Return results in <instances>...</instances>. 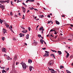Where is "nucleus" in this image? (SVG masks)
Masks as SVG:
<instances>
[{"instance_id": "f257e3e1", "label": "nucleus", "mask_w": 73, "mask_h": 73, "mask_svg": "<svg viewBox=\"0 0 73 73\" xmlns=\"http://www.w3.org/2000/svg\"><path fill=\"white\" fill-rule=\"evenodd\" d=\"M54 64V62L53 61L50 60L48 62L47 65H52Z\"/></svg>"}, {"instance_id": "f03ea898", "label": "nucleus", "mask_w": 73, "mask_h": 73, "mask_svg": "<svg viewBox=\"0 0 73 73\" xmlns=\"http://www.w3.org/2000/svg\"><path fill=\"white\" fill-rule=\"evenodd\" d=\"M21 64H22L23 68L24 69H26V64L25 63H23V62L21 63Z\"/></svg>"}, {"instance_id": "7ed1b4c3", "label": "nucleus", "mask_w": 73, "mask_h": 73, "mask_svg": "<svg viewBox=\"0 0 73 73\" xmlns=\"http://www.w3.org/2000/svg\"><path fill=\"white\" fill-rule=\"evenodd\" d=\"M32 68H33V67L32 66H30L29 67V69L30 71H32Z\"/></svg>"}, {"instance_id": "20e7f679", "label": "nucleus", "mask_w": 73, "mask_h": 73, "mask_svg": "<svg viewBox=\"0 0 73 73\" xmlns=\"http://www.w3.org/2000/svg\"><path fill=\"white\" fill-rule=\"evenodd\" d=\"M7 60H12V59L10 58V57H9V56H7Z\"/></svg>"}, {"instance_id": "39448f33", "label": "nucleus", "mask_w": 73, "mask_h": 73, "mask_svg": "<svg viewBox=\"0 0 73 73\" xmlns=\"http://www.w3.org/2000/svg\"><path fill=\"white\" fill-rule=\"evenodd\" d=\"M28 32V31L26 30H23L22 31V32L23 33H27Z\"/></svg>"}, {"instance_id": "423d86ee", "label": "nucleus", "mask_w": 73, "mask_h": 73, "mask_svg": "<svg viewBox=\"0 0 73 73\" xmlns=\"http://www.w3.org/2000/svg\"><path fill=\"white\" fill-rule=\"evenodd\" d=\"M49 56V53H47V54H45L43 55L44 57H48Z\"/></svg>"}, {"instance_id": "0eeeda50", "label": "nucleus", "mask_w": 73, "mask_h": 73, "mask_svg": "<svg viewBox=\"0 0 73 73\" xmlns=\"http://www.w3.org/2000/svg\"><path fill=\"white\" fill-rule=\"evenodd\" d=\"M57 25H59L60 24V22L57 20L55 21Z\"/></svg>"}, {"instance_id": "6e6552de", "label": "nucleus", "mask_w": 73, "mask_h": 73, "mask_svg": "<svg viewBox=\"0 0 73 73\" xmlns=\"http://www.w3.org/2000/svg\"><path fill=\"white\" fill-rule=\"evenodd\" d=\"M19 35L20 37H23V36H24V34H23L20 33L19 34Z\"/></svg>"}, {"instance_id": "1a4fd4ad", "label": "nucleus", "mask_w": 73, "mask_h": 73, "mask_svg": "<svg viewBox=\"0 0 73 73\" xmlns=\"http://www.w3.org/2000/svg\"><path fill=\"white\" fill-rule=\"evenodd\" d=\"M28 62L30 64H31V62H32V60L30 59H29Z\"/></svg>"}, {"instance_id": "9d476101", "label": "nucleus", "mask_w": 73, "mask_h": 73, "mask_svg": "<svg viewBox=\"0 0 73 73\" xmlns=\"http://www.w3.org/2000/svg\"><path fill=\"white\" fill-rule=\"evenodd\" d=\"M54 31V29H51L49 32V33H50V34H51L52 33V32L51 33H50V32H53V31Z\"/></svg>"}, {"instance_id": "9b49d317", "label": "nucleus", "mask_w": 73, "mask_h": 73, "mask_svg": "<svg viewBox=\"0 0 73 73\" xmlns=\"http://www.w3.org/2000/svg\"><path fill=\"white\" fill-rule=\"evenodd\" d=\"M40 41L41 44H43V42H44V40H42V39H41L40 40Z\"/></svg>"}, {"instance_id": "f8f14e48", "label": "nucleus", "mask_w": 73, "mask_h": 73, "mask_svg": "<svg viewBox=\"0 0 73 73\" xmlns=\"http://www.w3.org/2000/svg\"><path fill=\"white\" fill-rule=\"evenodd\" d=\"M50 56H52V57H54V58H55V56H54V54H51L50 55Z\"/></svg>"}, {"instance_id": "ddd939ff", "label": "nucleus", "mask_w": 73, "mask_h": 73, "mask_svg": "<svg viewBox=\"0 0 73 73\" xmlns=\"http://www.w3.org/2000/svg\"><path fill=\"white\" fill-rule=\"evenodd\" d=\"M48 68L49 70H51V71H52L53 72L54 71V69L52 68H49V67H48Z\"/></svg>"}, {"instance_id": "4468645a", "label": "nucleus", "mask_w": 73, "mask_h": 73, "mask_svg": "<svg viewBox=\"0 0 73 73\" xmlns=\"http://www.w3.org/2000/svg\"><path fill=\"white\" fill-rule=\"evenodd\" d=\"M7 31V30L5 29H3V33H5V32Z\"/></svg>"}, {"instance_id": "2eb2a0df", "label": "nucleus", "mask_w": 73, "mask_h": 73, "mask_svg": "<svg viewBox=\"0 0 73 73\" xmlns=\"http://www.w3.org/2000/svg\"><path fill=\"white\" fill-rule=\"evenodd\" d=\"M58 53L59 54V55H61L62 54V52L60 51H58Z\"/></svg>"}, {"instance_id": "dca6fc26", "label": "nucleus", "mask_w": 73, "mask_h": 73, "mask_svg": "<svg viewBox=\"0 0 73 73\" xmlns=\"http://www.w3.org/2000/svg\"><path fill=\"white\" fill-rule=\"evenodd\" d=\"M0 8H2L3 9H4V6H3V5H0Z\"/></svg>"}, {"instance_id": "f3484780", "label": "nucleus", "mask_w": 73, "mask_h": 73, "mask_svg": "<svg viewBox=\"0 0 73 73\" xmlns=\"http://www.w3.org/2000/svg\"><path fill=\"white\" fill-rule=\"evenodd\" d=\"M14 59L15 60H16L17 59V56H15L14 57Z\"/></svg>"}, {"instance_id": "a211bd4d", "label": "nucleus", "mask_w": 73, "mask_h": 73, "mask_svg": "<svg viewBox=\"0 0 73 73\" xmlns=\"http://www.w3.org/2000/svg\"><path fill=\"white\" fill-rule=\"evenodd\" d=\"M0 2L2 4H3V3H5V1H0Z\"/></svg>"}, {"instance_id": "6ab92c4d", "label": "nucleus", "mask_w": 73, "mask_h": 73, "mask_svg": "<svg viewBox=\"0 0 73 73\" xmlns=\"http://www.w3.org/2000/svg\"><path fill=\"white\" fill-rule=\"evenodd\" d=\"M7 3H9V0H6V1H5V2Z\"/></svg>"}, {"instance_id": "aec40b11", "label": "nucleus", "mask_w": 73, "mask_h": 73, "mask_svg": "<svg viewBox=\"0 0 73 73\" xmlns=\"http://www.w3.org/2000/svg\"><path fill=\"white\" fill-rule=\"evenodd\" d=\"M7 72L5 70H3L2 71V73H6Z\"/></svg>"}, {"instance_id": "412c9836", "label": "nucleus", "mask_w": 73, "mask_h": 73, "mask_svg": "<svg viewBox=\"0 0 73 73\" xmlns=\"http://www.w3.org/2000/svg\"><path fill=\"white\" fill-rule=\"evenodd\" d=\"M51 50L52 51V52H55V53H57V51L55 50H53L51 49Z\"/></svg>"}, {"instance_id": "4be33fe9", "label": "nucleus", "mask_w": 73, "mask_h": 73, "mask_svg": "<svg viewBox=\"0 0 73 73\" xmlns=\"http://www.w3.org/2000/svg\"><path fill=\"white\" fill-rule=\"evenodd\" d=\"M67 54L66 55V58H68V57L69 56V53H67Z\"/></svg>"}, {"instance_id": "5701e85b", "label": "nucleus", "mask_w": 73, "mask_h": 73, "mask_svg": "<svg viewBox=\"0 0 73 73\" xmlns=\"http://www.w3.org/2000/svg\"><path fill=\"white\" fill-rule=\"evenodd\" d=\"M39 17L40 18H42V17H44V15H40L39 16Z\"/></svg>"}, {"instance_id": "b1692460", "label": "nucleus", "mask_w": 73, "mask_h": 73, "mask_svg": "<svg viewBox=\"0 0 73 73\" xmlns=\"http://www.w3.org/2000/svg\"><path fill=\"white\" fill-rule=\"evenodd\" d=\"M26 38H27V39H28V38H29V34H27V35Z\"/></svg>"}, {"instance_id": "393cba45", "label": "nucleus", "mask_w": 73, "mask_h": 73, "mask_svg": "<svg viewBox=\"0 0 73 73\" xmlns=\"http://www.w3.org/2000/svg\"><path fill=\"white\" fill-rule=\"evenodd\" d=\"M42 28H43V27H40L39 30H40V31H42Z\"/></svg>"}, {"instance_id": "a878e982", "label": "nucleus", "mask_w": 73, "mask_h": 73, "mask_svg": "<svg viewBox=\"0 0 73 73\" xmlns=\"http://www.w3.org/2000/svg\"><path fill=\"white\" fill-rule=\"evenodd\" d=\"M52 21H50L48 22L47 24H50V23H52Z\"/></svg>"}, {"instance_id": "bb28decb", "label": "nucleus", "mask_w": 73, "mask_h": 73, "mask_svg": "<svg viewBox=\"0 0 73 73\" xmlns=\"http://www.w3.org/2000/svg\"><path fill=\"white\" fill-rule=\"evenodd\" d=\"M64 66H60V68L61 69H62L63 68Z\"/></svg>"}, {"instance_id": "cd10ccee", "label": "nucleus", "mask_w": 73, "mask_h": 73, "mask_svg": "<svg viewBox=\"0 0 73 73\" xmlns=\"http://www.w3.org/2000/svg\"><path fill=\"white\" fill-rule=\"evenodd\" d=\"M30 2H34L35 1V0H29Z\"/></svg>"}, {"instance_id": "c85d7f7f", "label": "nucleus", "mask_w": 73, "mask_h": 73, "mask_svg": "<svg viewBox=\"0 0 73 73\" xmlns=\"http://www.w3.org/2000/svg\"><path fill=\"white\" fill-rule=\"evenodd\" d=\"M25 9H23V12H24V13H25Z\"/></svg>"}, {"instance_id": "c756f323", "label": "nucleus", "mask_w": 73, "mask_h": 73, "mask_svg": "<svg viewBox=\"0 0 73 73\" xmlns=\"http://www.w3.org/2000/svg\"><path fill=\"white\" fill-rule=\"evenodd\" d=\"M5 25L6 27H7V28H8V27H9V25H8L7 24H6Z\"/></svg>"}, {"instance_id": "7c9ffc66", "label": "nucleus", "mask_w": 73, "mask_h": 73, "mask_svg": "<svg viewBox=\"0 0 73 73\" xmlns=\"http://www.w3.org/2000/svg\"><path fill=\"white\" fill-rule=\"evenodd\" d=\"M66 72H67V73H71V72H70L68 70H66Z\"/></svg>"}, {"instance_id": "2f4dec72", "label": "nucleus", "mask_w": 73, "mask_h": 73, "mask_svg": "<svg viewBox=\"0 0 73 73\" xmlns=\"http://www.w3.org/2000/svg\"><path fill=\"white\" fill-rule=\"evenodd\" d=\"M2 51L3 52H4L5 53H6V51H5V50H2Z\"/></svg>"}, {"instance_id": "473e14b6", "label": "nucleus", "mask_w": 73, "mask_h": 73, "mask_svg": "<svg viewBox=\"0 0 73 73\" xmlns=\"http://www.w3.org/2000/svg\"><path fill=\"white\" fill-rule=\"evenodd\" d=\"M2 39L3 41H4V40L5 39V38L4 37H3L2 38Z\"/></svg>"}, {"instance_id": "72a5a7b5", "label": "nucleus", "mask_w": 73, "mask_h": 73, "mask_svg": "<svg viewBox=\"0 0 73 73\" xmlns=\"http://www.w3.org/2000/svg\"><path fill=\"white\" fill-rule=\"evenodd\" d=\"M25 16H24V15H23V17H22V19H25Z\"/></svg>"}, {"instance_id": "f704fd0d", "label": "nucleus", "mask_w": 73, "mask_h": 73, "mask_svg": "<svg viewBox=\"0 0 73 73\" xmlns=\"http://www.w3.org/2000/svg\"><path fill=\"white\" fill-rule=\"evenodd\" d=\"M38 37H41V35H40L39 34L38 35Z\"/></svg>"}, {"instance_id": "c9c22d12", "label": "nucleus", "mask_w": 73, "mask_h": 73, "mask_svg": "<svg viewBox=\"0 0 73 73\" xmlns=\"http://www.w3.org/2000/svg\"><path fill=\"white\" fill-rule=\"evenodd\" d=\"M9 68H6V71H8V70H9Z\"/></svg>"}, {"instance_id": "e433bc0d", "label": "nucleus", "mask_w": 73, "mask_h": 73, "mask_svg": "<svg viewBox=\"0 0 73 73\" xmlns=\"http://www.w3.org/2000/svg\"><path fill=\"white\" fill-rule=\"evenodd\" d=\"M3 21L2 20H1V21H0V23L1 24H2L3 23Z\"/></svg>"}, {"instance_id": "4c0bfd02", "label": "nucleus", "mask_w": 73, "mask_h": 73, "mask_svg": "<svg viewBox=\"0 0 73 73\" xmlns=\"http://www.w3.org/2000/svg\"><path fill=\"white\" fill-rule=\"evenodd\" d=\"M10 30H11V31L12 32H13V33H15L14 32V31H13V30H12V29H10Z\"/></svg>"}, {"instance_id": "58836bf2", "label": "nucleus", "mask_w": 73, "mask_h": 73, "mask_svg": "<svg viewBox=\"0 0 73 73\" xmlns=\"http://www.w3.org/2000/svg\"><path fill=\"white\" fill-rule=\"evenodd\" d=\"M28 29L29 30V31H31V28H30V27H28Z\"/></svg>"}, {"instance_id": "ea45409f", "label": "nucleus", "mask_w": 73, "mask_h": 73, "mask_svg": "<svg viewBox=\"0 0 73 73\" xmlns=\"http://www.w3.org/2000/svg\"><path fill=\"white\" fill-rule=\"evenodd\" d=\"M11 16H12V15H13V14L12 13V12H10V14Z\"/></svg>"}, {"instance_id": "a19ab883", "label": "nucleus", "mask_w": 73, "mask_h": 73, "mask_svg": "<svg viewBox=\"0 0 73 73\" xmlns=\"http://www.w3.org/2000/svg\"><path fill=\"white\" fill-rule=\"evenodd\" d=\"M42 49H43V50H45L46 49V48H42Z\"/></svg>"}, {"instance_id": "79ce46f5", "label": "nucleus", "mask_w": 73, "mask_h": 73, "mask_svg": "<svg viewBox=\"0 0 73 73\" xmlns=\"http://www.w3.org/2000/svg\"><path fill=\"white\" fill-rule=\"evenodd\" d=\"M50 72L52 73H56L54 71H50Z\"/></svg>"}, {"instance_id": "37998d69", "label": "nucleus", "mask_w": 73, "mask_h": 73, "mask_svg": "<svg viewBox=\"0 0 73 73\" xmlns=\"http://www.w3.org/2000/svg\"><path fill=\"white\" fill-rule=\"evenodd\" d=\"M45 52H46V54H47V53H49V52H48L47 51H45Z\"/></svg>"}, {"instance_id": "c03bdc74", "label": "nucleus", "mask_w": 73, "mask_h": 73, "mask_svg": "<svg viewBox=\"0 0 73 73\" xmlns=\"http://www.w3.org/2000/svg\"><path fill=\"white\" fill-rule=\"evenodd\" d=\"M4 24L5 25L6 24H7V23L5 22H4Z\"/></svg>"}, {"instance_id": "a18cd8bd", "label": "nucleus", "mask_w": 73, "mask_h": 73, "mask_svg": "<svg viewBox=\"0 0 73 73\" xmlns=\"http://www.w3.org/2000/svg\"><path fill=\"white\" fill-rule=\"evenodd\" d=\"M28 1H30L29 0H27V1H26V3H27L28 2Z\"/></svg>"}, {"instance_id": "49530a36", "label": "nucleus", "mask_w": 73, "mask_h": 73, "mask_svg": "<svg viewBox=\"0 0 73 73\" xmlns=\"http://www.w3.org/2000/svg\"><path fill=\"white\" fill-rule=\"evenodd\" d=\"M21 28H22V29H25V28H24L23 27H21Z\"/></svg>"}, {"instance_id": "de8ad7c7", "label": "nucleus", "mask_w": 73, "mask_h": 73, "mask_svg": "<svg viewBox=\"0 0 73 73\" xmlns=\"http://www.w3.org/2000/svg\"><path fill=\"white\" fill-rule=\"evenodd\" d=\"M1 68V69H4V68H5V67H0Z\"/></svg>"}, {"instance_id": "09e8293b", "label": "nucleus", "mask_w": 73, "mask_h": 73, "mask_svg": "<svg viewBox=\"0 0 73 73\" xmlns=\"http://www.w3.org/2000/svg\"><path fill=\"white\" fill-rule=\"evenodd\" d=\"M50 33H49L48 35H47L46 36H47V37H49V35H50Z\"/></svg>"}, {"instance_id": "8fccbe9b", "label": "nucleus", "mask_w": 73, "mask_h": 73, "mask_svg": "<svg viewBox=\"0 0 73 73\" xmlns=\"http://www.w3.org/2000/svg\"><path fill=\"white\" fill-rule=\"evenodd\" d=\"M47 17L49 18L50 17V15H48L47 16Z\"/></svg>"}, {"instance_id": "3c124183", "label": "nucleus", "mask_w": 73, "mask_h": 73, "mask_svg": "<svg viewBox=\"0 0 73 73\" xmlns=\"http://www.w3.org/2000/svg\"><path fill=\"white\" fill-rule=\"evenodd\" d=\"M70 26L71 27H73V25H72V24H70Z\"/></svg>"}, {"instance_id": "603ef678", "label": "nucleus", "mask_w": 73, "mask_h": 73, "mask_svg": "<svg viewBox=\"0 0 73 73\" xmlns=\"http://www.w3.org/2000/svg\"><path fill=\"white\" fill-rule=\"evenodd\" d=\"M5 49H6L5 48H2V50H5Z\"/></svg>"}, {"instance_id": "864d4df0", "label": "nucleus", "mask_w": 73, "mask_h": 73, "mask_svg": "<svg viewBox=\"0 0 73 73\" xmlns=\"http://www.w3.org/2000/svg\"><path fill=\"white\" fill-rule=\"evenodd\" d=\"M25 9V7H22V9Z\"/></svg>"}, {"instance_id": "5fc2aeb1", "label": "nucleus", "mask_w": 73, "mask_h": 73, "mask_svg": "<svg viewBox=\"0 0 73 73\" xmlns=\"http://www.w3.org/2000/svg\"><path fill=\"white\" fill-rule=\"evenodd\" d=\"M19 62H16V65H17L18 64H19Z\"/></svg>"}, {"instance_id": "6e6d98bb", "label": "nucleus", "mask_w": 73, "mask_h": 73, "mask_svg": "<svg viewBox=\"0 0 73 73\" xmlns=\"http://www.w3.org/2000/svg\"><path fill=\"white\" fill-rule=\"evenodd\" d=\"M72 57L73 56H72V55H71V56H70V58H72Z\"/></svg>"}, {"instance_id": "4d7b16f0", "label": "nucleus", "mask_w": 73, "mask_h": 73, "mask_svg": "<svg viewBox=\"0 0 73 73\" xmlns=\"http://www.w3.org/2000/svg\"><path fill=\"white\" fill-rule=\"evenodd\" d=\"M37 4L38 5H40V3H37Z\"/></svg>"}, {"instance_id": "13d9d810", "label": "nucleus", "mask_w": 73, "mask_h": 73, "mask_svg": "<svg viewBox=\"0 0 73 73\" xmlns=\"http://www.w3.org/2000/svg\"><path fill=\"white\" fill-rule=\"evenodd\" d=\"M54 34H55V35H57V33L56 32H55L54 33Z\"/></svg>"}, {"instance_id": "bf43d9fd", "label": "nucleus", "mask_w": 73, "mask_h": 73, "mask_svg": "<svg viewBox=\"0 0 73 73\" xmlns=\"http://www.w3.org/2000/svg\"><path fill=\"white\" fill-rule=\"evenodd\" d=\"M10 28L11 29H12V25H11L10 26Z\"/></svg>"}, {"instance_id": "052dcab7", "label": "nucleus", "mask_w": 73, "mask_h": 73, "mask_svg": "<svg viewBox=\"0 0 73 73\" xmlns=\"http://www.w3.org/2000/svg\"><path fill=\"white\" fill-rule=\"evenodd\" d=\"M68 40H69L70 41H72V39H69Z\"/></svg>"}, {"instance_id": "680f3d73", "label": "nucleus", "mask_w": 73, "mask_h": 73, "mask_svg": "<svg viewBox=\"0 0 73 73\" xmlns=\"http://www.w3.org/2000/svg\"><path fill=\"white\" fill-rule=\"evenodd\" d=\"M5 56H7V55H6V54H5L4 55V56L5 57Z\"/></svg>"}, {"instance_id": "e2e57ef3", "label": "nucleus", "mask_w": 73, "mask_h": 73, "mask_svg": "<svg viewBox=\"0 0 73 73\" xmlns=\"http://www.w3.org/2000/svg\"><path fill=\"white\" fill-rule=\"evenodd\" d=\"M34 9V10H35V11H37V9Z\"/></svg>"}, {"instance_id": "0e129e2a", "label": "nucleus", "mask_w": 73, "mask_h": 73, "mask_svg": "<svg viewBox=\"0 0 73 73\" xmlns=\"http://www.w3.org/2000/svg\"><path fill=\"white\" fill-rule=\"evenodd\" d=\"M64 51H65V52L67 54L68 53V52L66 51V50H65Z\"/></svg>"}, {"instance_id": "69168bd1", "label": "nucleus", "mask_w": 73, "mask_h": 73, "mask_svg": "<svg viewBox=\"0 0 73 73\" xmlns=\"http://www.w3.org/2000/svg\"><path fill=\"white\" fill-rule=\"evenodd\" d=\"M50 36H51V37H53V36H52V35H50Z\"/></svg>"}, {"instance_id": "338daca9", "label": "nucleus", "mask_w": 73, "mask_h": 73, "mask_svg": "<svg viewBox=\"0 0 73 73\" xmlns=\"http://www.w3.org/2000/svg\"><path fill=\"white\" fill-rule=\"evenodd\" d=\"M65 15H62V17H65Z\"/></svg>"}, {"instance_id": "774afa93", "label": "nucleus", "mask_w": 73, "mask_h": 73, "mask_svg": "<svg viewBox=\"0 0 73 73\" xmlns=\"http://www.w3.org/2000/svg\"><path fill=\"white\" fill-rule=\"evenodd\" d=\"M57 71L59 73V72H60V71H59V70L57 69Z\"/></svg>"}]
</instances>
